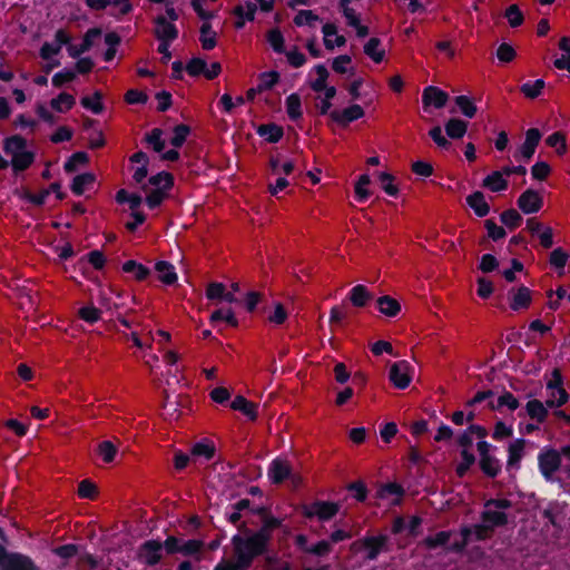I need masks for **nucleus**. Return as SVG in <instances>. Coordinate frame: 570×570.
I'll use <instances>...</instances> for the list:
<instances>
[{
    "mask_svg": "<svg viewBox=\"0 0 570 570\" xmlns=\"http://www.w3.org/2000/svg\"><path fill=\"white\" fill-rule=\"evenodd\" d=\"M200 37L199 41L204 50H212L216 47V32L213 30L212 24L209 22H203L199 29Z\"/></svg>",
    "mask_w": 570,
    "mask_h": 570,
    "instance_id": "58836bf2",
    "label": "nucleus"
},
{
    "mask_svg": "<svg viewBox=\"0 0 570 570\" xmlns=\"http://www.w3.org/2000/svg\"><path fill=\"white\" fill-rule=\"evenodd\" d=\"M525 440L517 439L508 446L507 470H519L524 454Z\"/></svg>",
    "mask_w": 570,
    "mask_h": 570,
    "instance_id": "2eb2a0df",
    "label": "nucleus"
},
{
    "mask_svg": "<svg viewBox=\"0 0 570 570\" xmlns=\"http://www.w3.org/2000/svg\"><path fill=\"white\" fill-rule=\"evenodd\" d=\"M256 134L269 144L278 142L284 136L282 126L275 122L262 124L257 127Z\"/></svg>",
    "mask_w": 570,
    "mask_h": 570,
    "instance_id": "dca6fc26",
    "label": "nucleus"
},
{
    "mask_svg": "<svg viewBox=\"0 0 570 570\" xmlns=\"http://www.w3.org/2000/svg\"><path fill=\"white\" fill-rule=\"evenodd\" d=\"M137 560L147 567L158 564L163 559V544L159 540L150 539L142 542L137 550Z\"/></svg>",
    "mask_w": 570,
    "mask_h": 570,
    "instance_id": "20e7f679",
    "label": "nucleus"
},
{
    "mask_svg": "<svg viewBox=\"0 0 570 570\" xmlns=\"http://www.w3.org/2000/svg\"><path fill=\"white\" fill-rule=\"evenodd\" d=\"M230 407L234 411H239L246 415L250 421H255L258 416L257 405L248 401L243 395H237L230 403Z\"/></svg>",
    "mask_w": 570,
    "mask_h": 570,
    "instance_id": "412c9836",
    "label": "nucleus"
},
{
    "mask_svg": "<svg viewBox=\"0 0 570 570\" xmlns=\"http://www.w3.org/2000/svg\"><path fill=\"white\" fill-rule=\"evenodd\" d=\"M500 220L503 225H505L510 230L518 228L522 223V216L514 208H510L504 210L500 215Z\"/></svg>",
    "mask_w": 570,
    "mask_h": 570,
    "instance_id": "5fc2aeb1",
    "label": "nucleus"
},
{
    "mask_svg": "<svg viewBox=\"0 0 570 570\" xmlns=\"http://www.w3.org/2000/svg\"><path fill=\"white\" fill-rule=\"evenodd\" d=\"M504 174L502 170H495L492 171L490 175H488L483 181L482 187L488 188L489 190L493 193L503 191L508 188V180L504 179Z\"/></svg>",
    "mask_w": 570,
    "mask_h": 570,
    "instance_id": "393cba45",
    "label": "nucleus"
},
{
    "mask_svg": "<svg viewBox=\"0 0 570 570\" xmlns=\"http://www.w3.org/2000/svg\"><path fill=\"white\" fill-rule=\"evenodd\" d=\"M121 269L126 274H131L132 277L138 282L147 279L151 273L150 268L142 265L141 263H138L135 259L126 261L122 264Z\"/></svg>",
    "mask_w": 570,
    "mask_h": 570,
    "instance_id": "b1692460",
    "label": "nucleus"
},
{
    "mask_svg": "<svg viewBox=\"0 0 570 570\" xmlns=\"http://www.w3.org/2000/svg\"><path fill=\"white\" fill-rule=\"evenodd\" d=\"M185 69L190 77H199L202 75L205 77L207 62L200 57H194L187 62Z\"/></svg>",
    "mask_w": 570,
    "mask_h": 570,
    "instance_id": "6e6d98bb",
    "label": "nucleus"
},
{
    "mask_svg": "<svg viewBox=\"0 0 570 570\" xmlns=\"http://www.w3.org/2000/svg\"><path fill=\"white\" fill-rule=\"evenodd\" d=\"M190 134V127L185 124L176 125L173 129V137L170 138V144L175 148H180L188 135Z\"/></svg>",
    "mask_w": 570,
    "mask_h": 570,
    "instance_id": "603ef678",
    "label": "nucleus"
},
{
    "mask_svg": "<svg viewBox=\"0 0 570 570\" xmlns=\"http://www.w3.org/2000/svg\"><path fill=\"white\" fill-rule=\"evenodd\" d=\"M286 105V112L291 120L297 121L302 118L303 111H302V101L298 94L293 92L289 96H287L285 100Z\"/></svg>",
    "mask_w": 570,
    "mask_h": 570,
    "instance_id": "f704fd0d",
    "label": "nucleus"
},
{
    "mask_svg": "<svg viewBox=\"0 0 570 570\" xmlns=\"http://www.w3.org/2000/svg\"><path fill=\"white\" fill-rule=\"evenodd\" d=\"M86 6L91 10L101 11L105 10L108 6H117L122 3V8L120 9V14L126 16L132 11V4L129 0H86Z\"/></svg>",
    "mask_w": 570,
    "mask_h": 570,
    "instance_id": "aec40b11",
    "label": "nucleus"
},
{
    "mask_svg": "<svg viewBox=\"0 0 570 570\" xmlns=\"http://www.w3.org/2000/svg\"><path fill=\"white\" fill-rule=\"evenodd\" d=\"M451 537L450 531H439L435 535L426 537L424 542L429 549H436L439 547H448Z\"/></svg>",
    "mask_w": 570,
    "mask_h": 570,
    "instance_id": "bf43d9fd",
    "label": "nucleus"
},
{
    "mask_svg": "<svg viewBox=\"0 0 570 570\" xmlns=\"http://www.w3.org/2000/svg\"><path fill=\"white\" fill-rule=\"evenodd\" d=\"M80 104L85 109L90 110L95 115H100L105 110L102 94L99 90H96L92 96L82 97Z\"/></svg>",
    "mask_w": 570,
    "mask_h": 570,
    "instance_id": "72a5a7b5",
    "label": "nucleus"
},
{
    "mask_svg": "<svg viewBox=\"0 0 570 570\" xmlns=\"http://www.w3.org/2000/svg\"><path fill=\"white\" fill-rule=\"evenodd\" d=\"M517 204L523 214H535L541 210L543 198L537 190L529 188L519 196Z\"/></svg>",
    "mask_w": 570,
    "mask_h": 570,
    "instance_id": "1a4fd4ad",
    "label": "nucleus"
},
{
    "mask_svg": "<svg viewBox=\"0 0 570 570\" xmlns=\"http://www.w3.org/2000/svg\"><path fill=\"white\" fill-rule=\"evenodd\" d=\"M78 316L89 324H95L101 318V311L94 305H86L79 308Z\"/></svg>",
    "mask_w": 570,
    "mask_h": 570,
    "instance_id": "052dcab7",
    "label": "nucleus"
},
{
    "mask_svg": "<svg viewBox=\"0 0 570 570\" xmlns=\"http://www.w3.org/2000/svg\"><path fill=\"white\" fill-rule=\"evenodd\" d=\"M404 493L405 491L401 484L396 482H387L380 487V489L376 492V497L379 499H385L387 495H396V499L393 501V504L399 505Z\"/></svg>",
    "mask_w": 570,
    "mask_h": 570,
    "instance_id": "473e14b6",
    "label": "nucleus"
},
{
    "mask_svg": "<svg viewBox=\"0 0 570 570\" xmlns=\"http://www.w3.org/2000/svg\"><path fill=\"white\" fill-rule=\"evenodd\" d=\"M381 46V39L373 37L364 45V53L370 57L375 63H380L384 60L385 51L379 50Z\"/></svg>",
    "mask_w": 570,
    "mask_h": 570,
    "instance_id": "ea45409f",
    "label": "nucleus"
},
{
    "mask_svg": "<svg viewBox=\"0 0 570 570\" xmlns=\"http://www.w3.org/2000/svg\"><path fill=\"white\" fill-rule=\"evenodd\" d=\"M348 492L353 493V498L357 502H365L367 499L368 490L363 481L351 482L346 487Z\"/></svg>",
    "mask_w": 570,
    "mask_h": 570,
    "instance_id": "0e129e2a",
    "label": "nucleus"
},
{
    "mask_svg": "<svg viewBox=\"0 0 570 570\" xmlns=\"http://www.w3.org/2000/svg\"><path fill=\"white\" fill-rule=\"evenodd\" d=\"M466 204L471 207L478 217H485L490 213V205L487 203L484 194L480 190L473 191L466 197Z\"/></svg>",
    "mask_w": 570,
    "mask_h": 570,
    "instance_id": "a211bd4d",
    "label": "nucleus"
},
{
    "mask_svg": "<svg viewBox=\"0 0 570 570\" xmlns=\"http://www.w3.org/2000/svg\"><path fill=\"white\" fill-rule=\"evenodd\" d=\"M170 189L155 188L145 198L146 205L149 209L158 208L163 202L168 197Z\"/></svg>",
    "mask_w": 570,
    "mask_h": 570,
    "instance_id": "8fccbe9b",
    "label": "nucleus"
},
{
    "mask_svg": "<svg viewBox=\"0 0 570 570\" xmlns=\"http://www.w3.org/2000/svg\"><path fill=\"white\" fill-rule=\"evenodd\" d=\"M510 308L514 312L528 309L532 303V295L529 287L521 285L517 289L511 288L508 293Z\"/></svg>",
    "mask_w": 570,
    "mask_h": 570,
    "instance_id": "9b49d317",
    "label": "nucleus"
},
{
    "mask_svg": "<svg viewBox=\"0 0 570 570\" xmlns=\"http://www.w3.org/2000/svg\"><path fill=\"white\" fill-rule=\"evenodd\" d=\"M481 519L489 527H492V530L497 527H504L508 524V515L503 511L484 510L481 513Z\"/></svg>",
    "mask_w": 570,
    "mask_h": 570,
    "instance_id": "e433bc0d",
    "label": "nucleus"
},
{
    "mask_svg": "<svg viewBox=\"0 0 570 570\" xmlns=\"http://www.w3.org/2000/svg\"><path fill=\"white\" fill-rule=\"evenodd\" d=\"M317 78L309 83V87L315 92L324 91V99L332 101L336 96V88L334 86H327L326 81L330 76L327 68L323 63H318L314 67Z\"/></svg>",
    "mask_w": 570,
    "mask_h": 570,
    "instance_id": "0eeeda50",
    "label": "nucleus"
},
{
    "mask_svg": "<svg viewBox=\"0 0 570 570\" xmlns=\"http://www.w3.org/2000/svg\"><path fill=\"white\" fill-rule=\"evenodd\" d=\"M174 176L168 171H160L149 177L148 183L156 188L171 189L174 187Z\"/></svg>",
    "mask_w": 570,
    "mask_h": 570,
    "instance_id": "a18cd8bd",
    "label": "nucleus"
},
{
    "mask_svg": "<svg viewBox=\"0 0 570 570\" xmlns=\"http://www.w3.org/2000/svg\"><path fill=\"white\" fill-rule=\"evenodd\" d=\"M18 196L21 199H23L37 207H41L45 205L47 197L49 195H48V190L46 188L41 189L38 194H33L28 188H23L21 191L18 193Z\"/></svg>",
    "mask_w": 570,
    "mask_h": 570,
    "instance_id": "37998d69",
    "label": "nucleus"
},
{
    "mask_svg": "<svg viewBox=\"0 0 570 570\" xmlns=\"http://www.w3.org/2000/svg\"><path fill=\"white\" fill-rule=\"evenodd\" d=\"M161 136L163 130L160 128H154L145 136V141L153 146L154 151L161 153L166 146Z\"/></svg>",
    "mask_w": 570,
    "mask_h": 570,
    "instance_id": "13d9d810",
    "label": "nucleus"
},
{
    "mask_svg": "<svg viewBox=\"0 0 570 570\" xmlns=\"http://www.w3.org/2000/svg\"><path fill=\"white\" fill-rule=\"evenodd\" d=\"M341 505L333 501L315 500L309 504H303L301 513L304 518L312 520L316 518L321 522L332 520L340 511Z\"/></svg>",
    "mask_w": 570,
    "mask_h": 570,
    "instance_id": "7ed1b4c3",
    "label": "nucleus"
},
{
    "mask_svg": "<svg viewBox=\"0 0 570 570\" xmlns=\"http://www.w3.org/2000/svg\"><path fill=\"white\" fill-rule=\"evenodd\" d=\"M89 163V155L86 151L73 153L63 164L66 173H75L79 165H87Z\"/></svg>",
    "mask_w": 570,
    "mask_h": 570,
    "instance_id": "a19ab883",
    "label": "nucleus"
},
{
    "mask_svg": "<svg viewBox=\"0 0 570 570\" xmlns=\"http://www.w3.org/2000/svg\"><path fill=\"white\" fill-rule=\"evenodd\" d=\"M569 259V254L562 248L557 247L550 253L549 262L557 269H563Z\"/></svg>",
    "mask_w": 570,
    "mask_h": 570,
    "instance_id": "680f3d73",
    "label": "nucleus"
},
{
    "mask_svg": "<svg viewBox=\"0 0 570 570\" xmlns=\"http://www.w3.org/2000/svg\"><path fill=\"white\" fill-rule=\"evenodd\" d=\"M454 102L462 112L468 118H473L478 111L476 106L472 98L465 95H460L454 98Z\"/></svg>",
    "mask_w": 570,
    "mask_h": 570,
    "instance_id": "79ce46f5",
    "label": "nucleus"
},
{
    "mask_svg": "<svg viewBox=\"0 0 570 570\" xmlns=\"http://www.w3.org/2000/svg\"><path fill=\"white\" fill-rule=\"evenodd\" d=\"M95 181L96 175L94 173H82L73 177L70 189L76 196H81L86 188L94 185Z\"/></svg>",
    "mask_w": 570,
    "mask_h": 570,
    "instance_id": "7c9ffc66",
    "label": "nucleus"
},
{
    "mask_svg": "<svg viewBox=\"0 0 570 570\" xmlns=\"http://www.w3.org/2000/svg\"><path fill=\"white\" fill-rule=\"evenodd\" d=\"M374 298L365 285L358 284L348 292V299L355 307H365Z\"/></svg>",
    "mask_w": 570,
    "mask_h": 570,
    "instance_id": "f3484780",
    "label": "nucleus"
},
{
    "mask_svg": "<svg viewBox=\"0 0 570 570\" xmlns=\"http://www.w3.org/2000/svg\"><path fill=\"white\" fill-rule=\"evenodd\" d=\"M527 414L530 419L535 420L538 423L546 422L548 417V406L539 400H530L525 404Z\"/></svg>",
    "mask_w": 570,
    "mask_h": 570,
    "instance_id": "c85d7f7f",
    "label": "nucleus"
},
{
    "mask_svg": "<svg viewBox=\"0 0 570 570\" xmlns=\"http://www.w3.org/2000/svg\"><path fill=\"white\" fill-rule=\"evenodd\" d=\"M445 134L451 139H461L468 131V122L460 118H450L444 125Z\"/></svg>",
    "mask_w": 570,
    "mask_h": 570,
    "instance_id": "cd10ccee",
    "label": "nucleus"
},
{
    "mask_svg": "<svg viewBox=\"0 0 570 570\" xmlns=\"http://www.w3.org/2000/svg\"><path fill=\"white\" fill-rule=\"evenodd\" d=\"M505 18L508 19L509 21V24L512 27V28H517L519 26H521L524 21V17H523V13L522 11L520 10L519 6L518 4H511L505 10V13H504Z\"/></svg>",
    "mask_w": 570,
    "mask_h": 570,
    "instance_id": "e2e57ef3",
    "label": "nucleus"
},
{
    "mask_svg": "<svg viewBox=\"0 0 570 570\" xmlns=\"http://www.w3.org/2000/svg\"><path fill=\"white\" fill-rule=\"evenodd\" d=\"M410 370L411 365L406 361H399L391 365L389 379L396 389L404 390L410 385L412 381Z\"/></svg>",
    "mask_w": 570,
    "mask_h": 570,
    "instance_id": "423d86ee",
    "label": "nucleus"
},
{
    "mask_svg": "<svg viewBox=\"0 0 570 570\" xmlns=\"http://www.w3.org/2000/svg\"><path fill=\"white\" fill-rule=\"evenodd\" d=\"M267 41L276 53H285V39L278 28L267 32Z\"/></svg>",
    "mask_w": 570,
    "mask_h": 570,
    "instance_id": "864d4df0",
    "label": "nucleus"
},
{
    "mask_svg": "<svg viewBox=\"0 0 570 570\" xmlns=\"http://www.w3.org/2000/svg\"><path fill=\"white\" fill-rule=\"evenodd\" d=\"M449 100V94L435 86H428L422 92V104L424 109L433 106L436 109L443 108Z\"/></svg>",
    "mask_w": 570,
    "mask_h": 570,
    "instance_id": "9d476101",
    "label": "nucleus"
},
{
    "mask_svg": "<svg viewBox=\"0 0 570 570\" xmlns=\"http://www.w3.org/2000/svg\"><path fill=\"white\" fill-rule=\"evenodd\" d=\"M364 115L365 112L363 107L357 104H353L344 108L342 111L332 110L330 112V118L341 127H347L351 122L364 117Z\"/></svg>",
    "mask_w": 570,
    "mask_h": 570,
    "instance_id": "6e6552de",
    "label": "nucleus"
},
{
    "mask_svg": "<svg viewBox=\"0 0 570 570\" xmlns=\"http://www.w3.org/2000/svg\"><path fill=\"white\" fill-rule=\"evenodd\" d=\"M279 81V73L275 70L265 71L259 75V82L257 85L258 91L271 90Z\"/></svg>",
    "mask_w": 570,
    "mask_h": 570,
    "instance_id": "3c124183",
    "label": "nucleus"
},
{
    "mask_svg": "<svg viewBox=\"0 0 570 570\" xmlns=\"http://www.w3.org/2000/svg\"><path fill=\"white\" fill-rule=\"evenodd\" d=\"M538 465L542 476L549 481L561 466V455L554 449H544L538 454Z\"/></svg>",
    "mask_w": 570,
    "mask_h": 570,
    "instance_id": "39448f33",
    "label": "nucleus"
},
{
    "mask_svg": "<svg viewBox=\"0 0 570 570\" xmlns=\"http://www.w3.org/2000/svg\"><path fill=\"white\" fill-rule=\"evenodd\" d=\"M376 305L379 311L387 317H395L401 312L400 302L390 295L380 296L376 299Z\"/></svg>",
    "mask_w": 570,
    "mask_h": 570,
    "instance_id": "5701e85b",
    "label": "nucleus"
},
{
    "mask_svg": "<svg viewBox=\"0 0 570 570\" xmlns=\"http://www.w3.org/2000/svg\"><path fill=\"white\" fill-rule=\"evenodd\" d=\"M27 145L28 141L24 137L20 135H12L3 140V151L6 155H10L12 158L24 150Z\"/></svg>",
    "mask_w": 570,
    "mask_h": 570,
    "instance_id": "bb28decb",
    "label": "nucleus"
},
{
    "mask_svg": "<svg viewBox=\"0 0 570 570\" xmlns=\"http://www.w3.org/2000/svg\"><path fill=\"white\" fill-rule=\"evenodd\" d=\"M155 271L159 274L158 278L165 285H174L178 281L175 267L167 261H158L155 264Z\"/></svg>",
    "mask_w": 570,
    "mask_h": 570,
    "instance_id": "4be33fe9",
    "label": "nucleus"
},
{
    "mask_svg": "<svg viewBox=\"0 0 570 570\" xmlns=\"http://www.w3.org/2000/svg\"><path fill=\"white\" fill-rule=\"evenodd\" d=\"M291 473V465L279 458H276L271 462L267 471V475L271 482L274 484L283 483L285 480L289 478Z\"/></svg>",
    "mask_w": 570,
    "mask_h": 570,
    "instance_id": "ddd939ff",
    "label": "nucleus"
},
{
    "mask_svg": "<svg viewBox=\"0 0 570 570\" xmlns=\"http://www.w3.org/2000/svg\"><path fill=\"white\" fill-rule=\"evenodd\" d=\"M154 23L156 24L154 33L159 41L173 42L178 38L177 27L173 22L167 21L164 16H157L154 19Z\"/></svg>",
    "mask_w": 570,
    "mask_h": 570,
    "instance_id": "f8f14e48",
    "label": "nucleus"
},
{
    "mask_svg": "<svg viewBox=\"0 0 570 570\" xmlns=\"http://www.w3.org/2000/svg\"><path fill=\"white\" fill-rule=\"evenodd\" d=\"M204 547V542L197 539H189L187 541L181 542V548L179 553L186 557H191L200 553Z\"/></svg>",
    "mask_w": 570,
    "mask_h": 570,
    "instance_id": "69168bd1",
    "label": "nucleus"
},
{
    "mask_svg": "<svg viewBox=\"0 0 570 570\" xmlns=\"http://www.w3.org/2000/svg\"><path fill=\"white\" fill-rule=\"evenodd\" d=\"M76 104V99L68 92H60L56 98L50 100V107L57 112H66Z\"/></svg>",
    "mask_w": 570,
    "mask_h": 570,
    "instance_id": "4c0bfd02",
    "label": "nucleus"
},
{
    "mask_svg": "<svg viewBox=\"0 0 570 570\" xmlns=\"http://www.w3.org/2000/svg\"><path fill=\"white\" fill-rule=\"evenodd\" d=\"M190 453L193 456L204 458L206 461H209L216 454V446L213 441L204 439L193 445Z\"/></svg>",
    "mask_w": 570,
    "mask_h": 570,
    "instance_id": "2f4dec72",
    "label": "nucleus"
},
{
    "mask_svg": "<svg viewBox=\"0 0 570 570\" xmlns=\"http://www.w3.org/2000/svg\"><path fill=\"white\" fill-rule=\"evenodd\" d=\"M97 452L105 463H111L118 453V448L111 441L105 440L98 444Z\"/></svg>",
    "mask_w": 570,
    "mask_h": 570,
    "instance_id": "09e8293b",
    "label": "nucleus"
},
{
    "mask_svg": "<svg viewBox=\"0 0 570 570\" xmlns=\"http://www.w3.org/2000/svg\"><path fill=\"white\" fill-rule=\"evenodd\" d=\"M395 177L386 171H381L379 174V180L381 183L382 189L392 197H396L399 195V188L394 184Z\"/></svg>",
    "mask_w": 570,
    "mask_h": 570,
    "instance_id": "4d7b16f0",
    "label": "nucleus"
},
{
    "mask_svg": "<svg viewBox=\"0 0 570 570\" xmlns=\"http://www.w3.org/2000/svg\"><path fill=\"white\" fill-rule=\"evenodd\" d=\"M36 159V154L31 150H22L16 157L11 158L10 165L13 173L19 174L27 170Z\"/></svg>",
    "mask_w": 570,
    "mask_h": 570,
    "instance_id": "a878e982",
    "label": "nucleus"
},
{
    "mask_svg": "<svg viewBox=\"0 0 570 570\" xmlns=\"http://www.w3.org/2000/svg\"><path fill=\"white\" fill-rule=\"evenodd\" d=\"M240 533L232 537L233 556L240 568L248 570L254 560L269 551V543L245 522L238 524Z\"/></svg>",
    "mask_w": 570,
    "mask_h": 570,
    "instance_id": "f257e3e1",
    "label": "nucleus"
},
{
    "mask_svg": "<svg viewBox=\"0 0 570 570\" xmlns=\"http://www.w3.org/2000/svg\"><path fill=\"white\" fill-rule=\"evenodd\" d=\"M98 494L97 487L89 479L80 481L78 485V495L82 499L94 500Z\"/></svg>",
    "mask_w": 570,
    "mask_h": 570,
    "instance_id": "338daca9",
    "label": "nucleus"
},
{
    "mask_svg": "<svg viewBox=\"0 0 570 570\" xmlns=\"http://www.w3.org/2000/svg\"><path fill=\"white\" fill-rule=\"evenodd\" d=\"M282 527V520L271 515L269 513L262 520V525L257 532L263 539H265L268 543L273 538V531Z\"/></svg>",
    "mask_w": 570,
    "mask_h": 570,
    "instance_id": "c756f323",
    "label": "nucleus"
},
{
    "mask_svg": "<svg viewBox=\"0 0 570 570\" xmlns=\"http://www.w3.org/2000/svg\"><path fill=\"white\" fill-rule=\"evenodd\" d=\"M461 462L455 468L459 478H463L470 468L475 463V455L470 450H461Z\"/></svg>",
    "mask_w": 570,
    "mask_h": 570,
    "instance_id": "de8ad7c7",
    "label": "nucleus"
},
{
    "mask_svg": "<svg viewBox=\"0 0 570 570\" xmlns=\"http://www.w3.org/2000/svg\"><path fill=\"white\" fill-rule=\"evenodd\" d=\"M320 17L315 14L312 10H299L297 14L294 17V23L297 27L309 26L312 27L314 22L318 21Z\"/></svg>",
    "mask_w": 570,
    "mask_h": 570,
    "instance_id": "774afa93",
    "label": "nucleus"
},
{
    "mask_svg": "<svg viewBox=\"0 0 570 570\" xmlns=\"http://www.w3.org/2000/svg\"><path fill=\"white\" fill-rule=\"evenodd\" d=\"M370 184L371 178L367 174H363L358 177L354 188L355 199L358 203H364L370 198L371 191L366 188V186Z\"/></svg>",
    "mask_w": 570,
    "mask_h": 570,
    "instance_id": "c03bdc74",
    "label": "nucleus"
},
{
    "mask_svg": "<svg viewBox=\"0 0 570 570\" xmlns=\"http://www.w3.org/2000/svg\"><path fill=\"white\" fill-rule=\"evenodd\" d=\"M479 466L484 475L488 478H497L502 470L501 461L492 453L481 456L479 460Z\"/></svg>",
    "mask_w": 570,
    "mask_h": 570,
    "instance_id": "6ab92c4d",
    "label": "nucleus"
},
{
    "mask_svg": "<svg viewBox=\"0 0 570 570\" xmlns=\"http://www.w3.org/2000/svg\"><path fill=\"white\" fill-rule=\"evenodd\" d=\"M101 36L100 28H90L86 31L82 42L79 46L69 45L68 53L71 58H78L82 53L89 51L94 45V40Z\"/></svg>",
    "mask_w": 570,
    "mask_h": 570,
    "instance_id": "4468645a",
    "label": "nucleus"
},
{
    "mask_svg": "<svg viewBox=\"0 0 570 570\" xmlns=\"http://www.w3.org/2000/svg\"><path fill=\"white\" fill-rule=\"evenodd\" d=\"M546 87V82L543 79H537L535 81H527L520 87V91L529 99L538 98L543 88Z\"/></svg>",
    "mask_w": 570,
    "mask_h": 570,
    "instance_id": "49530a36",
    "label": "nucleus"
},
{
    "mask_svg": "<svg viewBox=\"0 0 570 570\" xmlns=\"http://www.w3.org/2000/svg\"><path fill=\"white\" fill-rule=\"evenodd\" d=\"M390 538L386 534L368 535L354 541L351 546L352 550L358 551L361 549L366 551L365 560L374 561L382 552H387Z\"/></svg>",
    "mask_w": 570,
    "mask_h": 570,
    "instance_id": "f03ea898",
    "label": "nucleus"
},
{
    "mask_svg": "<svg viewBox=\"0 0 570 570\" xmlns=\"http://www.w3.org/2000/svg\"><path fill=\"white\" fill-rule=\"evenodd\" d=\"M115 200L120 205L128 204L131 212H139L138 208L142 203V197L139 194H129L121 188L116 193Z\"/></svg>",
    "mask_w": 570,
    "mask_h": 570,
    "instance_id": "c9c22d12",
    "label": "nucleus"
}]
</instances>
